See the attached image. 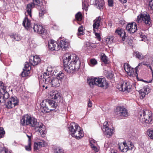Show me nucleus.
I'll return each instance as SVG.
<instances>
[{"instance_id":"30","label":"nucleus","mask_w":153,"mask_h":153,"mask_svg":"<svg viewBox=\"0 0 153 153\" xmlns=\"http://www.w3.org/2000/svg\"><path fill=\"white\" fill-rule=\"evenodd\" d=\"M134 54L136 58L139 59H141L144 58V56H143L141 53L137 51H134Z\"/></svg>"},{"instance_id":"16","label":"nucleus","mask_w":153,"mask_h":153,"mask_svg":"<svg viewBox=\"0 0 153 153\" xmlns=\"http://www.w3.org/2000/svg\"><path fill=\"white\" fill-rule=\"evenodd\" d=\"M9 95L8 92L5 90V91L3 92H0V103H4L5 104V102L7 98H9Z\"/></svg>"},{"instance_id":"8","label":"nucleus","mask_w":153,"mask_h":153,"mask_svg":"<svg viewBox=\"0 0 153 153\" xmlns=\"http://www.w3.org/2000/svg\"><path fill=\"white\" fill-rule=\"evenodd\" d=\"M39 0H33V2L28 4L27 5L26 11L30 17H31L32 9L35 7L39 9V7L42 4Z\"/></svg>"},{"instance_id":"27","label":"nucleus","mask_w":153,"mask_h":153,"mask_svg":"<svg viewBox=\"0 0 153 153\" xmlns=\"http://www.w3.org/2000/svg\"><path fill=\"white\" fill-rule=\"evenodd\" d=\"M95 4L98 5V8L101 9L102 8V7L104 4V0H96Z\"/></svg>"},{"instance_id":"20","label":"nucleus","mask_w":153,"mask_h":153,"mask_svg":"<svg viewBox=\"0 0 153 153\" xmlns=\"http://www.w3.org/2000/svg\"><path fill=\"white\" fill-rule=\"evenodd\" d=\"M71 135L72 137H75L76 139H79L81 137H82L84 134L83 133V131L81 129L80 127H79V131L76 130L74 133L72 134Z\"/></svg>"},{"instance_id":"11","label":"nucleus","mask_w":153,"mask_h":153,"mask_svg":"<svg viewBox=\"0 0 153 153\" xmlns=\"http://www.w3.org/2000/svg\"><path fill=\"white\" fill-rule=\"evenodd\" d=\"M137 25L135 22L128 24L126 27V30L129 33H134L137 30Z\"/></svg>"},{"instance_id":"51","label":"nucleus","mask_w":153,"mask_h":153,"mask_svg":"<svg viewBox=\"0 0 153 153\" xmlns=\"http://www.w3.org/2000/svg\"><path fill=\"white\" fill-rule=\"evenodd\" d=\"M123 145L124 146V147H126V148L127 147H130L131 148V147H133V145L132 144V143L130 144V145L131 146H129L127 145V143L125 142H124L123 143Z\"/></svg>"},{"instance_id":"4","label":"nucleus","mask_w":153,"mask_h":153,"mask_svg":"<svg viewBox=\"0 0 153 153\" xmlns=\"http://www.w3.org/2000/svg\"><path fill=\"white\" fill-rule=\"evenodd\" d=\"M57 104L52 100H43L41 105V111L43 113H47L55 110Z\"/></svg>"},{"instance_id":"10","label":"nucleus","mask_w":153,"mask_h":153,"mask_svg":"<svg viewBox=\"0 0 153 153\" xmlns=\"http://www.w3.org/2000/svg\"><path fill=\"white\" fill-rule=\"evenodd\" d=\"M131 85L128 82L124 81L121 82L119 89L121 91L129 92L131 90Z\"/></svg>"},{"instance_id":"49","label":"nucleus","mask_w":153,"mask_h":153,"mask_svg":"<svg viewBox=\"0 0 153 153\" xmlns=\"http://www.w3.org/2000/svg\"><path fill=\"white\" fill-rule=\"evenodd\" d=\"M25 148L26 150L27 151H29L31 150V143L30 141L29 142L28 145L25 146Z\"/></svg>"},{"instance_id":"34","label":"nucleus","mask_w":153,"mask_h":153,"mask_svg":"<svg viewBox=\"0 0 153 153\" xmlns=\"http://www.w3.org/2000/svg\"><path fill=\"white\" fill-rule=\"evenodd\" d=\"M101 59L102 61L105 63H107L108 61V58L104 53H102L101 55Z\"/></svg>"},{"instance_id":"31","label":"nucleus","mask_w":153,"mask_h":153,"mask_svg":"<svg viewBox=\"0 0 153 153\" xmlns=\"http://www.w3.org/2000/svg\"><path fill=\"white\" fill-rule=\"evenodd\" d=\"M64 152L62 149L59 147H55L54 148V153H63Z\"/></svg>"},{"instance_id":"50","label":"nucleus","mask_w":153,"mask_h":153,"mask_svg":"<svg viewBox=\"0 0 153 153\" xmlns=\"http://www.w3.org/2000/svg\"><path fill=\"white\" fill-rule=\"evenodd\" d=\"M108 122H105L103 123V126L102 128V130H103L105 129L106 128H108Z\"/></svg>"},{"instance_id":"64","label":"nucleus","mask_w":153,"mask_h":153,"mask_svg":"<svg viewBox=\"0 0 153 153\" xmlns=\"http://www.w3.org/2000/svg\"><path fill=\"white\" fill-rule=\"evenodd\" d=\"M91 147H92V148H93V146H94L93 144H91Z\"/></svg>"},{"instance_id":"46","label":"nucleus","mask_w":153,"mask_h":153,"mask_svg":"<svg viewBox=\"0 0 153 153\" xmlns=\"http://www.w3.org/2000/svg\"><path fill=\"white\" fill-rule=\"evenodd\" d=\"M5 133L4 128L2 127H0V138L3 137Z\"/></svg>"},{"instance_id":"21","label":"nucleus","mask_w":153,"mask_h":153,"mask_svg":"<svg viewBox=\"0 0 153 153\" xmlns=\"http://www.w3.org/2000/svg\"><path fill=\"white\" fill-rule=\"evenodd\" d=\"M50 97L51 99L57 100V102H60L62 98L60 94L57 92H53L51 93L50 94Z\"/></svg>"},{"instance_id":"33","label":"nucleus","mask_w":153,"mask_h":153,"mask_svg":"<svg viewBox=\"0 0 153 153\" xmlns=\"http://www.w3.org/2000/svg\"><path fill=\"white\" fill-rule=\"evenodd\" d=\"M84 27L82 26L80 27L78 29V36L83 35L84 34Z\"/></svg>"},{"instance_id":"25","label":"nucleus","mask_w":153,"mask_h":153,"mask_svg":"<svg viewBox=\"0 0 153 153\" xmlns=\"http://www.w3.org/2000/svg\"><path fill=\"white\" fill-rule=\"evenodd\" d=\"M143 21L147 25H149L151 23V19L149 15L147 13H143Z\"/></svg>"},{"instance_id":"63","label":"nucleus","mask_w":153,"mask_h":153,"mask_svg":"<svg viewBox=\"0 0 153 153\" xmlns=\"http://www.w3.org/2000/svg\"><path fill=\"white\" fill-rule=\"evenodd\" d=\"M148 67H149V68L151 69H152V67L151 66H150V65H149V66Z\"/></svg>"},{"instance_id":"23","label":"nucleus","mask_w":153,"mask_h":153,"mask_svg":"<svg viewBox=\"0 0 153 153\" xmlns=\"http://www.w3.org/2000/svg\"><path fill=\"white\" fill-rule=\"evenodd\" d=\"M139 92L142 98H143L150 92V89L148 87L145 86L139 91Z\"/></svg>"},{"instance_id":"54","label":"nucleus","mask_w":153,"mask_h":153,"mask_svg":"<svg viewBox=\"0 0 153 153\" xmlns=\"http://www.w3.org/2000/svg\"><path fill=\"white\" fill-rule=\"evenodd\" d=\"M149 6L151 9H153V0H151L149 2Z\"/></svg>"},{"instance_id":"17","label":"nucleus","mask_w":153,"mask_h":153,"mask_svg":"<svg viewBox=\"0 0 153 153\" xmlns=\"http://www.w3.org/2000/svg\"><path fill=\"white\" fill-rule=\"evenodd\" d=\"M40 59L38 55L31 56L29 59V63L33 65H36L38 64L40 62Z\"/></svg>"},{"instance_id":"43","label":"nucleus","mask_w":153,"mask_h":153,"mask_svg":"<svg viewBox=\"0 0 153 153\" xmlns=\"http://www.w3.org/2000/svg\"><path fill=\"white\" fill-rule=\"evenodd\" d=\"M113 37L107 38L106 39V42L109 44H111L113 42Z\"/></svg>"},{"instance_id":"58","label":"nucleus","mask_w":153,"mask_h":153,"mask_svg":"<svg viewBox=\"0 0 153 153\" xmlns=\"http://www.w3.org/2000/svg\"><path fill=\"white\" fill-rule=\"evenodd\" d=\"M93 148V150H94L95 151H96V152H97L98 151V149L95 146H94Z\"/></svg>"},{"instance_id":"62","label":"nucleus","mask_w":153,"mask_h":153,"mask_svg":"<svg viewBox=\"0 0 153 153\" xmlns=\"http://www.w3.org/2000/svg\"><path fill=\"white\" fill-rule=\"evenodd\" d=\"M111 153H117V152L114 150H112L111 151Z\"/></svg>"},{"instance_id":"44","label":"nucleus","mask_w":153,"mask_h":153,"mask_svg":"<svg viewBox=\"0 0 153 153\" xmlns=\"http://www.w3.org/2000/svg\"><path fill=\"white\" fill-rule=\"evenodd\" d=\"M142 65H145L147 67H148L149 66V64L145 63L144 62H143L141 63H140L138 64V66H137L135 68V69L136 70V72H137V70L138 69L139 67Z\"/></svg>"},{"instance_id":"37","label":"nucleus","mask_w":153,"mask_h":153,"mask_svg":"<svg viewBox=\"0 0 153 153\" xmlns=\"http://www.w3.org/2000/svg\"><path fill=\"white\" fill-rule=\"evenodd\" d=\"M143 13H141L137 16V21L138 23L141 22L143 21Z\"/></svg>"},{"instance_id":"24","label":"nucleus","mask_w":153,"mask_h":153,"mask_svg":"<svg viewBox=\"0 0 153 153\" xmlns=\"http://www.w3.org/2000/svg\"><path fill=\"white\" fill-rule=\"evenodd\" d=\"M22 24L24 27L28 30L32 28L30 22L27 17L25 18L23 21Z\"/></svg>"},{"instance_id":"42","label":"nucleus","mask_w":153,"mask_h":153,"mask_svg":"<svg viewBox=\"0 0 153 153\" xmlns=\"http://www.w3.org/2000/svg\"><path fill=\"white\" fill-rule=\"evenodd\" d=\"M41 5H40L39 7V14L40 16H42L46 12V11L44 9H41Z\"/></svg>"},{"instance_id":"5","label":"nucleus","mask_w":153,"mask_h":153,"mask_svg":"<svg viewBox=\"0 0 153 153\" xmlns=\"http://www.w3.org/2000/svg\"><path fill=\"white\" fill-rule=\"evenodd\" d=\"M138 117L140 122L143 124L146 125L151 123L152 119V113L147 110H141L138 113Z\"/></svg>"},{"instance_id":"35","label":"nucleus","mask_w":153,"mask_h":153,"mask_svg":"<svg viewBox=\"0 0 153 153\" xmlns=\"http://www.w3.org/2000/svg\"><path fill=\"white\" fill-rule=\"evenodd\" d=\"M64 74L60 71L58 74H57L56 75L57 77L56 78H59V79L61 80V82H62V80L64 77Z\"/></svg>"},{"instance_id":"52","label":"nucleus","mask_w":153,"mask_h":153,"mask_svg":"<svg viewBox=\"0 0 153 153\" xmlns=\"http://www.w3.org/2000/svg\"><path fill=\"white\" fill-rule=\"evenodd\" d=\"M90 62L91 64L93 65L96 64L97 63V62L95 59H92L91 60Z\"/></svg>"},{"instance_id":"19","label":"nucleus","mask_w":153,"mask_h":153,"mask_svg":"<svg viewBox=\"0 0 153 153\" xmlns=\"http://www.w3.org/2000/svg\"><path fill=\"white\" fill-rule=\"evenodd\" d=\"M101 20V17L99 16L97 17L94 20V23L93 26L95 32L96 31V30L100 26Z\"/></svg>"},{"instance_id":"13","label":"nucleus","mask_w":153,"mask_h":153,"mask_svg":"<svg viewBox=\"0 0 153 153\" xmlns=\"http://www.w3.org/2000/svg\"><path fill=\"white\" fill-rule=\"evenodd\" d=\"M36 132H39L42 137H44L45 135V127L41 123H39V125L35 128Z\"/></svg>"},{"instance_id":"22","label":"nucleus","mask_w":153,"mask_h":153,"mask_svg":"<svg viewBox=\"0 0 153 153\" xmlns=\"http://www.w3.org/2000/svg\"><path fill=\"white\" fill-rule=\"evenodd\" d=\"M59 45V49H61L63 51L65 50L69 45V43L66 40H61Z\"/></svg>"},{"instance_id":"36","label":"nucleus","mask_w":153,"mask_h":153,"mask_svg":"<svg viewBox=\"0 0 153 153\" xmlns=\"http://www.w3.org/2000/svg\"><path fill=\"white\" fill-rule=\"evenodd\" d=\"M76 18L78 20H81L82 19V15L80 12L77 13L75 15Z\"/></svg>"},{"instance_id":"9","label":"nucleus","mask_w":153,"mask_h":153,"mask_svg":"<svg viewBox=\"0 0 153 153\" xmlns=\"http://www.w3.org/2000/svg\"><path fill=\"white\" fill-rule=\"evenodd\" d=\"M115 114L121 117H127L128 116L127 109L123 107H117L114 111Z\"/></svg>"},{"instance_id":"1","label":"nucleus","mask_w":153,"mask_h":153,"mask_svg":"<svg viewBox=\"0 0 153 153\" xmlns=\"http://www.w3.org/2000/svg\"><path fill=\"white\" fill-rule=\"evenodd\" d=\"M64 69L69 74L78 71L80 67V62L75 54L70 55L66 53L63 56Z\"/></svg>"},{"instance_id":"59","label":"nucleus","mask_w":153,"mask_h":153,"mask_svg":"<svg viewBox=\"0 0 153 153\" xmlns=\"http://www.w3.org/2000/svg\"><path fill=\"white\" fill-rule=\"evenodd\" d=\"M92 106V105L91 102L90 101H89L88 103V107H91Z\"/></svg>"},{"instance_id":"40","label":"nucleus","mask_w":153,"mask_h":153,"mask_svg":"<svg viewBox=\"0 0 153 153\" xmlns=\"http://www.w3.org/2000/svg\"><path fill=\"white\" fill-rule=\"evenodd\" d=\"M30 64H31L30 63H29L27 62H26L24 68L23 69L27 70V71H29L31 69Z\"/></svg>"},{"instance_id":"32","label":"nucleus","mask_w":153,"mask_h":153,"mask_svg":"<svg viewBox=\"0 0 153 153\" xmlns=\"http://www.w3.org/2000/svg\"><path fill=\"white\" fill-rule=\"evenodd\" d=\"M147 134L148 136L152 139H153V129H149L147 132Z\"/></svg>"},{"instance_id":"53","label":"nucleus","mask_w":153,"mask_h":153,"mask_svg":"<svg viewBox=\"0 0 153 153\" xmlns=\"http://www.w3.org/2000/svg\"><path fill=\"white\" fill-rule=\"evenodd\" d=\"M39 145L38 144L37 142L34 143V148L35 150L38 149L39 148H40Z\"/></svg>"},{"instance_id":"45","label":"nucleus","mask_w":153,"mask_h":153,"mask_svg":"<svg viewBox=\"0 0 153 153\" xmlns=\"http://www.w3.org/2000/svg\"><path fill=\"white\" fill-rule=\"evenodd\" d=\"M82 8L87 11L88 10V7L87 3L86 2H82Z\"/></svg>"},{"instance_id":"2","label":"nucleus","mask_w":153,"mask_h":153,"mask_svg":"<svg viewBox=\"0 0 153 153\" xmlns=\"http://www.w3.org/2000/svg\"><path fill=\"white\" fill-rule=\"evenodd\" d=\"M59 79L56 77L52 79L51 80L50 76L46 72L40 76L39 79L40 82H44L46 84L50 83L52 86L56 87L59 86L62 82L61 80Z\"/></svg>"},{"instance_id":"48","label":"nucleus","mask_w":153,"mask_h":153,"mask_svg":"<svg viewBox=\"0 0 153 153\" xmlns=\"http://www.w3.org/2000/svg\"><path fill=\"white\" fill-rule=\"evenodd\" d=\"M40 147L45 146L46 143L43 140H41L37 142Z\"/></svg>"},{"instance_id":"55","label":"nucleus","mask_w":153,"mask_h":153,"mask_svg":"<svg viewBox=\"0 0 153 153\" xmlns=\"http://www.w3.org/2000/svg\"><path fill=\"white\" fill-rule=\"evenodd\" d=\"M108 4L109 6L112 7L113 5V0H108Z\"/></svg>"},{"instance_id":"18","label":"nucleus","mask_w":153,"mask_h":153,"mask_svg":"<svg viewBox=\"0 0 153 153\" xmlns=\"http://www.w3.org/2000/svg\"><path fill=\"white\" fill-rule=\"evenodd\" d=\"M79 126L75 123H71L69 127V133L71 135L74 133V132L77 130L79 131Z\"/></svg>"},{"instance_id":"15","label":"nucleus","mask_w":153,"mask_h":153,"mask_svg":"<svg viewBox=\"0 0 153 153\" xmlns=\"http://www.w3.org/2000/svg\"><path fill=\"white\" fill-rule=\"evenodd\" d=\"M124 68L125 70L128 75L133 77L134 76L135 74L133 69L131 68L128 63H125L124 65Z\"/></svg>"},{"instance_id":"41","label":"nucleus","mask_w":153,"mask_h":153,"mask_svg":"<svg viewBox=\"0 0 153 153\" xmlns=\"http://www.w3.org/2000/svg\"><path fill=\"white\" fill-rule=\"evenodd\" d=\"M6 90V87L4 85L3 83L0 81V92H3Z\"/></svg>"},{"instance_id":"3","label":"nucleus","mask_w":153,"mask_h":153,"mask_svg":"<svg viewBox=\"0 0 153 153\" xmlns=\"http://www.w3.org/2000/svg\"><path fill=\"white\" fill-rule=\"evenodd\" d=\"M87 82L91 88H93L94 85L100 87H104L105 88H107L109 86L105 78L89 77L87 79Z\"/></svg>"},{"instance_id":"26","label":"nucleus","mask_w":153,"mask_h":153,"mask_svg":"<svg viewBox=\"0 0 153 153\" xmlns=\"http://www.w3.org/2000/svg\"><path fill=\"white\" fill-rule=\"evenodd\" d=\"M104 132L105 134H106L107 137H109L111 136L113 133V130L109 128V127L102 130Z\"/></svg>"},{"instance_id":"60","label":"nucleus","mask_w":153,"mask_h":153,"mask_svg":"<svg viewBox=\"0 0 153 153\" xmlns=\"http://www.w3.org/2000/svg\"><path fill=\"white\" fill-rule=\"evenodd\" d=\"M123 3H126L127 1V0H119Z\"/></svg>"},{"instance_id":"47","label":"nucleus","mask_w":153,"mask_h":153,"mask_svg":"<svg viewBox=\"0 0 153 153\" xmlns=\"http://www.w3.org/2000/svg\"><path fill=\"white\" fill-rule=\"evenodd\" d=\"M121 37H122V40L124 41L125 39L126 33L124 30H122V32L120 35Z\"/></svg>"},{"instance_id":"38","label":"nucleus","mask_w":153,"mask_h":153,"mask_svg":"<svg viewBox=\"0 0 153 153\" xmlns=\"http://www.w3.org/2000/svg\"><path fill=\"white\" fill-rule=\"evenodd\" d=\"M29 73V71H27V70L23 69V71L21 74V76L23 77H25L28 76Z\"/></svg>"},{"instance_id":"29","label":"nucleus","mask_w":153,"mask_h":153,"mask_svg":"<svg viewBox=\"0 0 153 153\" xmlns=\"http://www.w3.org/2000/svg\"><path fill=\"white\" fill-rule=\"evenodd\" d=\"M119 148L120 151L123 152H126L128 150H132V147H131V148L127 147L125 148H124V146L121 144L119 146Z\"/></svg>"},{"instance_id":"39","label":"nucleus","mask_w":153,"mask_h":153,"mask_svg":"<svg viewBox=\"0 0 153 153\" xmlns=\"http://www.w3.org/2000/svg\"><path fill=\"white\" fill-rule=\"evenodd\" d=\"M0 153H11L4 147L0 148Z\"/></svg>"},{"instance_id":"6","label":"nucleus","mask_w":153,"mask_h":153,"mask_svg":"<svg viewBox=\"0 0 153 153\" xmlns=\"http://www.w3.org/2000/svg\"><path fill=\"white\" fill-rule=\"evenodd\" d=\"M20 122L23 125H29L34 127V128L39 125V123L37 122L36 119L31 117L28 114L25 115L22 117Z\"/></svg>"},{"instance_id":"56","label":"nucleus","mask_w":153,"mask_h":153,"mask_svg":"<svg viewBox=\"0 0 153 153\" xmlns=\"http://www.w3.org/2000/svg\"><path fill=\"white\" fill-rule=\"evenodd\" d=\"M95 35L97 38L98 40H100V36L99 33H95Z\"/></svg>"},{"instance_id":"61","label":"nucleus","mask_w":153,"mask_h":153,"mask_svg":"<svg viewBox=\"0 0 153 153\" xmlns=\"http://www.w3.org/2000/svg\"><path fill=\"white\" fill-rule=\"evenodd\" d=\"M113 74L111 73L109 75V77L110 78H112L113 77Z\"/></svg>"},{"instance_id":"12","label":"nucleus","mask_w":153,"mask_h":153,"mask_svg":"<svg viewBox=\"0 0 153 153\" xmlns=\"http://www.w3.org/2000/svg\"><path fill=\"white\" fill-rule=\"evenodd\" d=\"M33 28L34 32L40 34H45L46 31L44 29L42 25L37 24H34Z\"/></svg>"},{"instance_id":"28","label":"nucleus","mask_w":153,"mask_h":153,"mask_svg":"<svg viewBox=\"0 0 153 153\" xmlns=\"http://www.w3.org/2000/svg\"><path fill=\"white\" fill-rule=\"evenodd\" d=\"M10 37L16 41H19L21 39V37L19 35L16 33H13L10 35Z\"/></svg>"},{"instance_id":"7","label":"nucleus","mask_w":153,"mask_h":153,"mask_svg":"<svg viewBox=\"0 0 153 153\" xmlns=\"http://www.w3.org/2000/svg\"><path fill=\"white\" fill-rule=\"evenodd\" d=\"M18 103L19 100L16 97H12L7 99L4 105L7 108L11 109L17 105Z\"/></svg>"},{"instance_id":"14","label":"nucleus","mask_w":153,"mask_h":153,"mask_svg":"<svg viewBox=\"0 0 153 153\" xmlns=\"http://www.w3.org/2000/svg\"><path fill=\"white\" fill-rule=\"evenodd\" d=\"M48 47L49 49L52 51H58L59 50V44L53 40H51L49 42Z\"/></svg>"},{"instance_id":"57","label":"nucleus","mask_w":153,"mask_h":153,"mask_svg":"<svg viewBox=\"0 0 153 153\" xmlns=\"http://www.w3.org/2000/svg\"><path fill=\"white\" fill-rule=\"evenodd\" d=\"M122 30H117L116 31V32L119 35H120V34H121V33L122 32Z\"/></svg>"}]
</instances>
